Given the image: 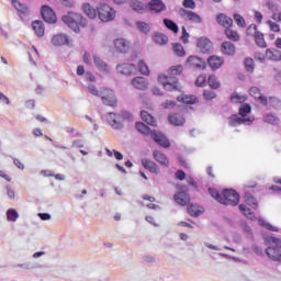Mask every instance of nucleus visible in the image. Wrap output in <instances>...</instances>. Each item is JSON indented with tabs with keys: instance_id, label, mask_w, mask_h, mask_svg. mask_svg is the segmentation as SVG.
Wrapping results in <instances>:
<instances>
[{
	"instance_id": "1",
	"label": "nucleus",
	"mask_w": 281,
	"mask_h": 281,
	"mask_svg": "<svg viewBox=\"0 0 281 281\" xmlns=\"http://www.w3.org/2000/svg\"><path fill=\"white\" fill-rule=\"evenodd\" d=\"M249 113H251V105L247 103L241 104L239 108V113L229 117V126H240V124H244L245 126H250V124H254L256 119L249 115Z\"/></svg>"
},
{
	"instance_id": "2",
	"label": "nucleus",
	"mask_w": 281,
	"mask_h": 281,
	"mask_svg": "<svg viewBox=\"0 0 281 281\" xmlns=\"http://www.w3.org/2000/svg\"><path fill=\"white\" fill-rule=\"evenodd\" d=\"M136 130L143 135H148L149 133L151 139H154V142H156V144H158L159 146H162V148H170V140H168L164 133L150 131V127L142 122L136 123Z\"/></svg>"
},
{
	"instance_id": "3",
	"label": "nucleus",
	"mask_w": 281,
	"mask_h": 281,
	"mask_svg": "<svg viewBox=\"0 0 281 281\" xmlns=\"http://www.w3.org/2000/svg\"><path fill=\"white\" fill-rule=\"evenodd\" d=\"M61 19L63 22L70 27V30L76 32V34L80 32V27H87V19H85V16H82L80 13L68 12Z\"/></svg>"
},
{
	"instance_id": "4",
	"label": "nucleus",
	"mask_w": 281,
	"mask_h": 281,
	"mask_svg": "<svg viewBox=\"0 0 281 281\" xmlns=\"http://www.w3.org/2000/svg\"><path fill=\"white\" fill-rule=\"evenodd\" d=\"M266 243L268 245L266 248L268 258L274 262H281V239L278 237L269 236L266 237Z\"/></svg>"
},
{
	"instance_id": "5",
	"label": "nucleus",
	"mask_w": 281,
	"mask_h": 281,
	"mask_svg": "<svg viewBox=\"0 0 281 281\" xmlns=\"http://www.w3.org/2000/svg\"><path fill=\"white\" fill-rule=\"evenodd\" d=\"M158 82L166 91H181V86H179V79L177 77L161 74L158 76Z\"/></svg>"
},
{
	"instance_id": "6",
	"label": "nucleus",
	"mask_w": 281,
	"mask_h": 281,
	"mask_svg": "<svg viewBox=\"0 0 281 281\" xmlns=\"http://www.w3.org/2000/svg\"><path fill=\"white\" fill-rule=\"evenodd\" d=\"M99 20L102 23H110L115 19V9L106 3H100L97 8Z\"/></svg>"
},
{
	"instance_id": "7",
	"label": "nucleus",
	"mask_w": 281,
	"mask_h": 281,
	"mask_svg": "<svg viewBox=\"0 0 281 281\" xmlns=\"http://www.w3.org/2000/svg\"><path fill=\"white\" fill-rule=\"evenodd\" d=\"M240 195L234 189H225L222 193V205H238Z\"/></svg>"
},
{
	"instance_id": "8",
	"label": "nucleus",
	"mask_w": 281,
	"mask_h": 281,
	"mask_svg": "<svg viewBox=\"0 0 281 281\" xmlns=\"http://www.w3.org/2000/svg\"><path fill=\"white\" fill-rule=\"evenodd\" d=\"M101 100L105 106H117V98L115 97V92L109 88L101 89Z\"/></svg>"
},
{
	"instance_id": "9",
	"label": "nucleus",
	"mask_w": 281,
	"mask_h": 281,
	"mask_svg": "<svg viewBox=\"0 0 281 281\" xmlns=\"http://www.w3.org/2000/svg\"><path fill=\"white\" fill-rule=\"evenodd\" d=\"M196 47L201 54H212L214 52V44L207 37H200Z\"/></svg>"
},
{
	"instance_id": "10",
	"label": "nucleus",
	"mask_w": 281,
	"mask_h": 281,
	"mask_svg": "<svg viewBox=\"0 0 281 281\" xmlns=\"http://www.w3.org/2000/svg\"><path fill=\"white\" fill-rule=\"evenodd\" d=\"M93 65L102 76H111V66L100 58V56L93 55Z\"/></svg>"
},
{
	"instance_id": "11",
	"label": "nucleus",
	"mask_w": 281,
	"mask_h": 281,
	"mask_svg": "<svg viewBox=\"0 0 281 281\" xmlns=\"http://www.w3.org/2000/svg\"><path fill=\"white\" fill-rule=\"evenodd\" d=\"M114 48L119 54H128L131 52V41L126 38H116L114 40Z\"/></svg>"
},
{
	"instance_id": "12",
	"label": "nucleus",
	"mask_w": 281,
	"mask_h": 281,
	"mask_svg": "<svg viewBox=\"0 0 281 281\" xmlns=\"http://www.w3.org/2000/svg\"><path fill=\"white\" fill-rule=\"evenodd\" d=\"M187 67H190V69H200L203 70L207 65L205 64V60L203 58L196 57V56H189L187 59Z\"/></svg>"
},
{
	"instance_id": "13",
	"label": "nucleus",
	"mask_w": 281,
	"mask_h": 281,
	"mask_svg": "<svg viewBox=\"0 0 281 281\" xmlns=\"http://www.w3.org/2000/svg\"><path fill=\"white\" fill-rule=\"evenodd\" d=\"M116 71L123 76H135L137 74V66L133 64H119Z\"/></svg>"
},
{
	"instance_id": "14",
	"label": "nucleus",
	"mask_w": 281,
	"mask_h": 281,
	"mask_svg": "<svg viewBox=\"0 0 281 281\" xmlns=\"http://www.w3.org/2000/svg\"><path fill=\"white\" fill-rule=\"evenodd\" d=\"M180 14L184 19V21H190L191 23H201L202 21L201 15L193 11L182 9L180 10Z\"/></svg>"
},
{
	"instance_id": "15",
	"label": "nucleus",
	"mask_w": 281,
	"mask_h": 281,
	"mask_svg": "<svg viewBox=\"0 0 281 281\" xmlns=\"http://www.w3.org/2000/svg\"><path fill=\"white\" fill-rule=\"evenodd\" d=\"M42 16L46 23H56V13L49 5L42 7Z\"/></svg>"
},
{
	"instance_id": "16",
	"label": "nucleus",
	"mask_w": 281,
	"mask_h": 281,
	"mask_svg": "<svg viewBox=\"0 0 281 281\" xmlns=\"http://www.w3.org/2000/svg\"><path fill=\"white\" fill-rule=\"evenodd\" d=\"M69 43H71V40H69V36H67V34H57L55 36H53L52 38V44L55 47H60L63 45H69Z\"/></svg>"
},
{
	"instance_id": "17",
	"label": "nucleus",
	"mask_w": 281,
	"mask_h": 281,
	"mask_svg": "<svg viewBox=\"0 0 281 281\" xmlns=\"http://www.w3.org/2000/svg\"><path fill=\"white\" fill-rule=\"evenodd\" d=\"M207 63L209 67H211L213 71H216V69H221V67H223V65L225 64V59H223V57L213 55L209 57Z\"/></svg>"
},
{
	"instance_id": "18",
	"label": "nucleus",
	"mask_w": 281,
	"mask_h": 281,
	"mask_svg": "<svg viewBox=\"0 0 281 281\" xmlns=\"http://www.w3.org/2000/svg\"><path fill=\"white\" fill-rule=\"evenodd\" d=\"M132 86L139 91H146L148 89V80L144 77H135L132 79Z\"/></svg>"
},
{
	"instance_id": "19",
	"label": "nucleus",
	"mask_w": 281,
	"mask_h": 281,
	"mask_svg": "<svg viewBox=\"0 0 281 281\" xmlns=\"http://www.w3.org/2000/svg\"><path fill=\"white\" fill-rule=\"evenodd\" d=\"M249 93L255 100H258L260 104H263V106H267V97L262 95V92H260V88L258 87H251L249 89Z\"/></svg>"
},
{
	"instance_id": "20",
	"label": "nucleus",
	"mask_w": 281,
	"mask_h": 281,
	"mask_svg": "<svg viewBox=\"0 0 281 281\" xmlns=\"http://www.w3.org/2000/svg\"><path fill=\"white\" fill-rule=\"evenodd\" d=\"M168 122L173 126H183L186 124V117L179 113H171L168 116Z\"/></svg>"
},
{
	"instance_id": "21",
	"label": "nucleus",
	"mask_w": 281,
	"mask_h": 281,
	"mask_svg": "<svg viewBox=\"0 0 281 281\" xmlns=\"http://www.w3.org/2000/svg\"><path fill=\"white\" fill-rule=\"evenodd\" d=\"M130 8H132V10L134 12H137V14H144V12H146V9L148 8V5L142 1L132 0L130 2Z\"/></svg>"
},
{
	"instance_id": "22",
	"label": "nucleus",
	"mask_w": 281,
	"mask_h": 281,
	"mask_svg": "<svg viewBox=\"0 0 281 281\" xmlns=\"http://www.w3.org/2000/svg\"><path fill=\"white\" fill-rule=\"evenodd\" d=\"M266 58L272 63H279L281 60V52L276 48H268L266 49Z\"/></svg>"
},
{
	"instance_id": "23",
	"label": "nucleus",
	"mask_w": 281,
	"mask_h": 281,
	"mask_svg": "<svg viewBox=\"0 0 281 281\" xmlns=\"http://www.w3.org/2000/svg\"><path fill=\"white\" fill-rule=\"evenodd\" d=\"M148 9L150 12H155L156 14L159 12H164L166 10V4L161 2L160 0H151L148 3Z\"/></svg>"
},
{
	"instance_id": "24",
	"label": "nucleus",
	"mask_w": 281,
	"mask_h": 281,
	"mask_svg": "<svg viewBox=\"0 0 281 281\" xmlns=\"http://www.w3.org/2000/svg\"><path fill=\"white\" fill-rule=\"evenodd\" d=\"M221 52L225 56H234L236 54V46L232 42H224L222 43Z\"/></svg>"
},
{
	"instance_id": "25",
	"label": "nucleus",
	"mask_w": 281,
	"mask_h": 281,
	"mask_svg": "<svg viewBox=\"0 0 281 281\" xmlns=\"http://www.w3.org/2000/svg\"><path fill=\"white\" fill-rule=\"evenodd\" d=\"M142 166L146 170H149V172H153L154 175H159V167L157 166V164H155V161L144 158L142 160Z\"/></svg>"
},
{
	"instance_id": "26",
	"label": "nucleus",
	"mask_w": 281,
	"mask_h": 281,
	"mask_svg": "<svg viewBox=\"0 0 281 281\" xmlns=\"http://www.w3.org/2000/svg\"><path fill=\"white\" fill-rule=\"evenodd\" d=\"M175 201L178 203V205H188L190 203V195L186 192H178L175 194Z\"/></svg>"
},
{
	"instance_id": "27",
	"label": "nucleus",
	"mask_w": 281,
	"mask_h": 281,
	"mask_svg": "<svg viewBox=\"0 0 281 281\" xmlns=\"http://www.w3.org/2000/svg\"><path fill=\"white\" fill-rule=\"evenodd\" d=\"M217 23H220V25H222L223 27H232L234 20H232V18L221 13L217 15L216 18Z\"/></svg>"
},
{
	"instance_id": "28",
	"label": "nucleus",
	"mask_w": 281,
	"mask_h": 281,
	"mask_svg": "<svg viewBox=\"0 0 281 281\" xmlns=\"http://www.w3.org/2000/svg\"><path fill=\"white\" fill-rule=\"evenodd\" d=\"M154 159L158 161V164H160L161 166H165L166 168L170 166V161H168V157H166L165 154L159 150L154 151Z\"/></svg>"
},
{
	"instance_id": "29",
	"label": "nucleus",
	"mask_w": 281,
	"mask_h": 281,
	"mask_svg": "<svg viewBox=\"0 0 281 281\" xmlns=\"http://www.w3.org/2000/svg\"><path fill=\"white\" fill-rule=\"evenodd\" d=\"M82 10L89 19H95L98 16V10H95V8L90 3H83Z\"/></svg>"
},
{
	"instance_id": "30",
	"label": "nucleus",
	"mask_w": 281,
	"mask_h": 281,
	"mask_svg": "<svg viewBox=\"0 0 281 281\" xmlns=\"http://www.w3.org/2000/svg\"><path fill=\"white\" fill-rule=\"evenodd\" d=\"M140 117L143 122H146V124H149V126H157V120H155V116L150 115L147 111L140 112Z\"/></svg>"
},
{
	"instance_id": "31",
	"label": "nucleus",
	"mask_w": 281,
	"mask_h": 281,
	"mask_svg": "<svg viewBox=\"0 0 281 281\" xmlns=\"http://www.w3.org/2000/svg\"><path fill=\"white\" fill-rule=\"evenodd\" d=\"M32 29L37 36H45V26L42 21H34L32 23Z\"/></svg>"
},
{
	"instance_id": "32",
	"label": "nucleus",
	"mask_w": 281,
	"mask_h": 281,
	"mask_svg": "<svg viewBox=\"0 0 281 281\" xmlns=\"http://www.w3.org/2000/svg\"><path fill=\"white\" fill-rule=\"evenodd\" d=\"M153 41L157 45H168V35L164 33H155L153 35Z\"/></svg>"
},
{
	"instance_id": "33",
	"label": "nucleus",
	"mask_w": 281,
	"mask_h": 281,
	"mask_svg": "<svg viewBox=\"0 0 281 281\" xmlns=\"http://www.w3.org/2000/svg\"><path fill=\"white\" fill-rule=\"evenodd\" d=\"M5 216L8 223H16V221H19L20 215L19 211H16L15 209H9L7 210Z\"/></svg>"
},
{
	"instance_id": "34",
	"label": "nucleus",
	"mask_w": 281,
	"mask_h": 281,
	"mask_svg": "<svg viewBox=\"0 0 281 281\" xmlns=\"http://www.w3.org/2000/svg\"><path fill=\"white\" fill-rule=\"evenodd\" d=\"M240 212L246 216V218H249L250 221H256V214L251 212V209L247 207L245 204L239 205Z\"/></svg>"
},
{
	"instance_id": "35",
	"label": "nucleus",
	"mask_w": 281,
	"mask_h": 281,
	"mask_svg": "<svg viewBox=\"0 0 281 281\" xmlns=\"http://www.w3.org/2000/svg\"><path fill=\"white\" fill-rule=\"evenodd\" d=\"M263 122H266V124L278 126V124H280V117H278L276 114L269 113L263 116Z\"/></svg>"
},
{
	"instance_id": "36",
	"label": "nucleus",
	"mask_w": 281,
	"mask_h": 281,
	"mask_svg": "<svg viewBox=\"0 0 281 281\" xmlns=\"http://www.w3.org/2000/svg\"><path fill=\"white\" fill-rule=\"evenodd\" d=\"M181 71H183V66L181 65L172 66L171 68H169L167 74H165V76L177 78V76L181 75Z\"/></svg>"
},
{
	"instance_id": "37",
	"label": "nucleus",
	"mask_w": 281,
	"mask_h": 281,
	"mask_svg": "<svg viewBox=\"0 0 281 281\" xmlns=\"http://www.w3.org/2000/svg\"><path fill=\"white\" fill-rule=\"evenodd\" d=\"M162 21L167 30H170L171 32H173V34H177V32H179V26L177 25V23H175V21L170 19H164Z\"/></svg>"
},
{
	"instance_id": "38",
	"label": "nucleus",
	"mask_w": 281,
	"mask_h": 281,
	"mask_svg": "<svg viewBox=\"0 0 281 281\" xmlns=\"http://www.w3.org/2000/svg\"><path fill=\"white\" fill-rule=\"evenodd\" d=\"M225 35L227 36V38H228L229 41H234L235 43L238 42V41H240V35L238 34V32H237V31H234V30H232V29H229V27H227V29L225 30Z\"/></svg>"
},
{
	"instance_id": "39",
	"label": "nucleus",
	"mask_w": 281,
	"mask_h": 281,
	"mask_svg": "<svg viewBox=\"0 0 281 281\" xmlns=\"http://www.w3.org/2000/svg\"><path fill=\"white\" fill-rule=\"evenodd\" d=\"M246 100H247V95H245V94H239L237 92H234L231 95V101L234 104H243V102H245Z\"/></svg>"
},
{
	"instance_id": "40",
	"label": "nucleus",
	"mask_w": 281,
	"mask_h": 281,
	"mask_svg": "<svg viewBox=\"0 0 281 281\" xmlns=\"http://www.w3.org/2000/svg\"><path fill=\"white\" fill-rule=\"evenodd\" d=\"M178 102H183L184 104L196 103V97L194 95H182L177 98Z\"/></svg>"
},
{
	"instance_id": "41",
	"label": "nucleus",
	"mask_w": 281,
	"mask_h": 281,
	"mask_svg": "<svg viewBox=\"0 0 281 281\" xmlns=\"http://www.w3.org/2000/svg\"><path fill=\"white\" fill-rule=\"evenodd\" d=\"M12 5L18 10V12H21L22 14H27L29 9L25 7V4L21 3L19 0H12Z\"/></svg>"
},
{
	"instance_id": "42",
	"label": "nucleus",
	"mask_w": 281,
	"mask_h": 281,
	"mask_svg": "<svg viewBox=\"0 0 281 281\" xmlns=\"http://www.w3.org/2000/svg\"><path fill=\"white\" fill-rule=\"evenodd\" d=\"M12 5L18 10V12H21L22 14H27L29 9L25 7V4L21 3L19 0H12Z\"/></svg>"
},
{
	"instance_id": "43",
	"label": "nucleus",
	"mask_w": 281,
	"mask_h": 281,
	"mask_svg": "<svg viewBox=\"0 0 281 281\" xmlns=\"http://www.w3.org/2000/svg\"><path fill=\"white\" fill-rule=\"evenodd\" d=\"M138 71L143 76H149L150 75V69L148 68V65L144 60L138 61Z\"/></svg>"
},
{
	"instance_id": "44",
	"label": "nucleus",
	"mask_w": 281,
	"mask_h": 281,
	"mask_svg": "<svg viewBox=\"0 0 281 281\" xmlns=\"http://www.w3.org/2000/svg\"><path fill=\"white\" fill-rule=\"evenodd\" d=\"M259 225L261 227H265L266 229H269L270 232H278V227L271 225L269 222H267L262 217H258Z\"/></svg>"
},
{
	"instance_id": "45",
	"label": "nucleus",
	"mask_w": 281,
	"mask_h": 281,
	"mask_svg": "<svg viewBox=\"0 0 281 281\" xmlns=\"http://www.w3.org/2000/svg\"><path fill=\"white\" fill-rule=\"evenodd\" d=\"M255 43L258 47L265 48L267 47V42H265V35L262 33H257L255 35Z\"/></svg>"
},
{
	"instance_id": "46",
	"label": "nucleus",
	"mask_w": 281,
	"mask_h": 281,
	"mask_svg": "<svg viewBox=\"0 0 281 281\" xmlns=\"http://www.w3.org/2000/svg\"><path fill=\"white\" fill-rule=\"evenodd\" d=\"M105 153L108 155V157H115V159H117V161H122V159H124V155H122V153L115 150V149H109V148H105Z\"/></svg>"
},
{
	"instance_id": "47",
	"label": "nucleus",
	"mask_w": 281,
	"mask_h": 281,
	"mask_svg": "<svg viewBox=\"0 0 281 281\" xmlns=\"http://www.w3.org/2000/svg\"><path fill=\"white\" fill-rule=\"evenodd\" d=\"M136 27L143 34H148L150 32V25L146 22H136Z\"/></svg>"
},
{
	"instance_id": "48",
	"label": "nucleus",
	"mask_w": 281,
	"mask_h": 281,
	"mask_svg": "<svg viewBox=\"0 0 281 281\" xmlns=\"http://www.w3.org/2000/svg\"><path fill=\"white\" fill-rule=\"evenodd\" d=\"M245 201H246L247 205H250V207H254V210H256L258 207V201L256 200V198H254V195L247 193L245 195Z\"/></svg>"
},
{
	"instance_id": "49",
	"label": "nucleus",
	"mask_w": 281,
	"mask_h": 281,
	"mask_svg": "<svg viewBox=\"0 0 281 281\" xmlns=\"http://www.w3.org/2000/svg\"><path fill=\"white\" fill-rule=\"evenodd\" d=\"M172 49H173V53L176 54V56H180V57L186 56V49H183V45L173 44Z\"/></svg>"
},
{
	"instance_id": "50",
	"label": "nucleus",
	"mask_w": 281,
	"mask_h": 281,
	"mask_svg": "<svg viewBox=\"0 0 281 281\" xmlns=\"http://www.w3.org/2000/svg\"><path fill=\"white\" fill-rule=\"evenodd\" d=\"M209 86L211 89H218L221 87V82H218V79H216V76L211 75L207 80Z\"/></svg>"
},
{
	"instance_id": "51",
	"label": "nucleus",
	"mask_w": 281,
	"mask_h": 281,
	"mask_svg": "<svg viewBox=\"0 0 281 281\" xmlns=\"http://www.w3.org/2000/svg\"><path fill=\"white\" fill-rule=\"evenodd\" d=\"M110 126L114 131H122V128H124V123L122 122V119H114V121L110 123Z\"/></svg>"
},
{
	"instance_id": "52",
	"label": "nucleus",
	"mask_w": 281,
	"mask_h": 281,
	"mask_svg": "<svg viewBox=\"0 0 281 281\" xmlns=\"http://www.w3.org/2000/svg\"><path fill=\"white\" fill-rule=\"evenodd\" d=\"M188 212L191 216H201V214H203V211L199 210V206L193 204L188 207Z\"/></svg>"
},
{
	"instance_id": "53",
	"label": "nucleus",
	"mask_w": 281,
	"mask_h": 281,
	"mask_svg": "<svg viewBox=\"0 0 281 281\" xmlns=\"http://www.w3.org/2000/svg\"><path fill=\"white\" fill-rule=\"evenodd\" d=\"M105 120H106L108 124L111 125V123L115 122V120H120V114L109 112V113L105 114Z\"/></svg>"
},
{
	"instance_id": "54",
	"label": "nucleus",
	"mask_w": 281,
	"mask_h": 281,
	"mask_svg": "<svg viewBox=\"0 0 281 281\" xmlns=\"http://www.w3.org/2000/svg\"><path fill=\"white\" fill-rule=\"evenodd\" d=\"M196 87H205L207 85V76L206 75H200L195 80Z\"/></svg>"
},
{
	"instance_id": "55",
	"label": "nucleus",
	"mask_w": 281,
	"mask_h": 281,
	"mask_svg": "<svg viewBox=\"0 0 281 281\" xmlns=\"http://www.w3.org/2000/svg\"><path fill=\"white\" fill-rule=\"evenodd\" d=\"M234 19H235L236 24H237L239 27H246V26H247V24H246V22H245V18L241 16L240 14L235 13V14H234Z\"/></svg>"
},
{
	"instance_id": "56",
	"label": "nucleus",
	"mask_w": 281,
	"mask_h": 281,
	"mask_svg": "<svg viewBox=\"0 0 281 281\" xmlns=\"http://www.w3.org/2000/svg\"><path fill=\"white\" fill-rule=\"evenodd\" d=\"M209 194H211V196L213 199H216L218 203H222L223 201V195H221V193H218V191H216V189H209Z\"/></svg>"
},
{
	"instance_id": "57",
	"label": "nucleus",
	"mask_w": 281,
	"mask_h": 281,
	"mask_svg": "<svg viewBox=\"0 0 281 281\" xmlns=\"http://www.w3.org/2000/svg\"><path fill=\"white\" fill-rule=\"evenodd\" d=\"M5 191L7 196L8 199H10V201H14V199H16V192L14 191V189H12V187L5 186Z\"/></svg>"
},
{
	"instance_id": "58",
	"label": "nucleus",
	"mask_w": 281,
	"mask_h": 281,
	"mask_svg": "<svg viewBox=\"0 0 281 281\" xmlns=\"http://www.w3.org/2000/svg\"><path fill=\"white\" fill-rule=\"evenodd\" d=\"M247 34L248 36H256V34H260V32H258V26L256 24H250L247 29Z\"/></svg>"
},
{
	"instance_id": "59",
	"label": "nucleus",
	"mask_w": 281,
	"mask_h": 281,
	"mask_svg": "<svg viewBox=\"0 0 281 281\" xmlns=\"http://www.w3.org/2000/svg\"><path fill=\"white\" fill-rule=\"evenodd\" d=\"M245 67L246 70L249 71L251 74V71H254L255 69V65H254V59L252 58H246L245 59Z\"/></svg>"
},
{
	"instance_id": "60",
	"label": "nucleus",
	"mask_w": 281,
	"mask_h": 281,
	"mask_svg": "<svg viewBox=\"0 0 281 281\" xmlns=\"http://www.w3.org/2000/svg\"><path fill=\"white\" fill-rule=\"evenodd\" d=\"M266 7L268 8V10H270L273 14H276V12H278L280 10V7L274 3V2H271V1H268L266 3Z\"/></svg>"
},
{
	"instance_id": "61",
	"label": "nucleus",
	"mask_w": 281,
	"mask_h": 281,
	"mask_svg": "<svg viewBox=\"0 0 281 281\" xmlns=\"http://www.w3.org/2000/svg\"><path fill=\"white\" fill-rule=\"evenodd\" d=\"M119 114H120V120L122 123L126 120H128V121L133 120V114H131V112H128V111H123Z\"/></svg>"
},
{
	"instance_id": "62",
	"label": "nucleus",
	"mask_w": 281,
	"mask_h": 281,
	"mask_svg": "<svg viewBox=\"0 0 281 281\" xmlns=\"http://www.w3.org/2000/svg\"><path fill=\"white\" fill-rule=\"evenodd\" d=\"M255 60H258V63H266L267 61V53L265 54V53L256 52Z\"/></svg>"
},
{
	"instance_id": "63",
	"label": "nucleus",
	"mask_w": 281,
	"mask_h": 281,
	"mask_svg": "<svg viewBox=\"0 0 281 281\" xmlns=\"http://www.w3.org/2000/svg\"><path fill=\"white\" fill-rule=\"evenodd\" d=\"M83 63L85 65H89L90 67L91 65H93V57L91 56V54L89 53L83 54Z\"/></svg>"
},
{
	"instance_id": "64",
	"label": "nucleus",
	"mask_w": 281,
	"mask_h": 281,
	"mask_svg": "<svg viewBox=\"0 0 281 281\" xmlns=\"http://www.w3.org/2000/svg\"><path fill=\"white\" fill-rule=\"evenodd\" d=\"M205 100H214V98H216V92L212 91V90H204L203 93Z\"/></svg>"
}]
</instances>
